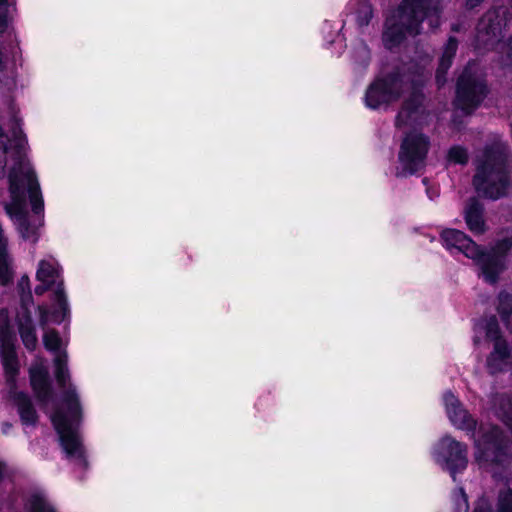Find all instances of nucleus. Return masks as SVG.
I'll use <instances>...</instances> for the list:
<instances>
[{
    "instance_id": "f8f14e48",
    "label": "nucleus",
    "mask_w": 512,
    "mask_h": 512,
    "mask_svg": "<svg viewBox=\"0 0 512 512\" xmlns=\"http://www.w3.org/2000/svg\"><path fill=\"white\" fill-rule=\"evenodd\" d=\"M435 455L436 461L450 471L454 480L456 472L464 470L468 463L466 445L450 436L440 440Z\"/></svg>"
},
{
    "instance_id": "c85d7f7f",
    "label": "nucleus",
    "mask_w": 512,
    "mask_h": 512,
    "mask_svg": "<svg viewBox=\"0 0 512 512\" xmlns=\"http://www.w3.org/2000/svg\"><path fill=\"white\" fill-rule=\"evenodd\" d=\"M55 365V378L59 387L64 388L70 378L69 370L67 367V360L64 357H56Z\"/></svg>"
},
{
    "instance_id": "9d476101",
    "label": "nucleus",
    "mask_w": 512,
    "mask_h": 512,
    "mask_svg": "<svg viewBox=\"0 0 512 512\" xmlns=\"http://www.w3.org/2000/svg\"><path fill=\"white\" fill-rule=\"evenodd\" d=\"M408 84L405 75L399 72H392L385 78L376 80L370 85L366 93V103L371 108H378L380 105L396 101L403 93Z\"/></svg>"
},
{
    "instance_id": "a878e982",
    "label": "nucleus",
    "mask_w": 512,
    "mask_h": 512,
    "mask_svg": "<svg viewBox=\"0 0 512 512\" xmlns=\"http://www.w3.org/2000/svg\"><path fill=\"white\" fill-rule=\"evenodd\" d=\"M497 311L505 323H508V320L512 314V293L507 291H501L497 297Z\"/></svg>"
},
{
    "instance_id": "72a5a7b5",
    "label": "nucleus",
    "mask_w": 512,
    "mask_h": 512,
    "mask_svg": "<svg viewBox=\"0 0 512 512\" xmlns=\"http://www.w3.org/2000/svg\"><path fill=\"white\" fill-rule=\"evenodd\" d=\"M16 324H17V328L23 327V326L35 325L30 308L24 307V309H20V312L18 313V315L16 317Z\"/></svg>"
},
{
    "instance_id": "cd10ccee",
    "label": "nucleus",
    "mask_w": 512,
    "mask_h": 512,
    "mask_svg": "<svg viewBox=\"0 0 512 512\" xmlns=\"http://www.w3.org/2000/svg\"><path fill=\"white\" fill-rule=\"evenodd\" d=\"M13 280V270L9 260L8 250L0 253V285L7 286Z\"/></svg>"
},
{
    "instance_id": "2f4dec72",
    "label": "nucleus",
    "mask_w": 512,
    "mask_h": 512,
    "mask_svg": "<svg viewBox=\"0 0 512 512\" xmlns=\"http://www.w3.org/2000/svg\"><path fill=\"white\" fill-rule=\"evenodd\" d=\"M498 512H512V489L505 488L499 491L497 501Z\"/></svg>"
},
{
    "instance_id": "58836bf2",
    "label": "nucleus",
    "mask_w": 512,
    "mask_h": 512,
    "mask_svg": "<svg viewBox=\"0 0 512 512\" xmlns=\"http://www.w3.org/2000/svg\"><path fill=\"white\" fill-rule=\"evenodd\" d=\"M33 304L32 292L20 294V309L30 308Z\"/></svg>"
},
{
    "instance_id": "f704fd0d",
    "label": "nucleus",
    "mask_w": 512,
    "mask_h": 512,
    "mask_svg": "<svg viewBox=\"0 0 512 512\" xmlns=\"http://www.w3.org/2000/svg\"><path fill=\"white\" fill-rule=\"evenodd\" d=\"M358 24L360 26L368 25L372 18V8L369 4L363 3L359 7Z\"/></svg>"
},
{
    "instance_id": "4c0bfd02",
    "label": "nucleus",
    "mask_w": 512,
    "mask_h": 512,
    "mask_svg": "<svg viewBox=\"0 0 512 512\" xmlns=\"http://www.w3.org/2000/svg\"><path fill=\"white\" fill-rule=\"evenodd\" d=\"M17 289H18L19 294L31 292L30 279H29L28 275H23L19 279V281L17 283Z\"/></svg>"
},
{
    "instance_id": "f257e3e1",
    "label": "nucleus",
    "mask_w": 512,
    "mask_h": 512,
    "mask_svg": "<svg viewBox=\"0 0 512 512\" xmlns=\"http://www.w3.org/2000/svg\"><path fill=\"white\" fill-rule=\"evenodd\" d=\"M472 185L480 197L498 200L512 191V156L500 139L487 143L474 158Z\"/></svg>"
},
{
    "instance_id": "6e6552de",
    "label": "nucleus",
    "mask_w": 512,
    "mask_h": 512,
    "mask_svg": "<svg viewBox=\"0 0 512 512\" xmlns=\"http://www.w3.org/2000/svg\"><path fill=\"white\" fill-rule=\"evenodd\" d=\"M429 146V138L424 134L417 131L407 134L400 147L401 169L396 172V176L405 177L419 171L425 164Z\"/></svg>"
},
{
    "instance_id": "393cba45",
    "label": "nucleus",
    "mask_w": 512,
    "mask_h": 512,
    "mask_svg": "<svg viewBox=\"0 0 512 512\" xmlns=\"http://www.w3.org/2000/svg\"><path fill=\"white\" fill-rule=\"evenodd\" d=\"M57 276L58 271L52 263L46 260H41L39 262V266L36 272V279L39 282H46L54 285Z\"/></svg>"
},
{
    "instance_id": "e433bc0d",
    "label": "nucleus",
    "mask_w": 512,
    "mask_h": 512,
    "mask_svg": "<svg viewBox=\"0 0 512 512\" xmlns=\"http://www.w3.org/2000/svg\"><path fill=\"white\" fill-rule=\"evenodd\" d=\"M11 133H12L13 140L17 139L18 137H27L21 128V120L18 119L17 117H13Z\"/></svg>"
},
{
    "instance_id": "c756f323",
    "label": "nucleus",
    "mask_w": 512,
    "mask_h": 512,
    "mask_svg": "<svg viewBox=\"0 0 512 512\" xmlns=\"http://www.w3.org/2000/svg\"><path fill=\"white\" fill-rule=\"evenodd\" d=\"M43 344L46 350L58 352L61 348L62 340L57 330L51 329L44 333Z\"/></svg>"
},
{
    "instance_id": "49530a36",
    "label": "nucleus",
    "mask_w": 512,
    "mask_h": 512,
    "mask_svg": "<svg viewBox=\"0 0 512 512\" xmlns=\"http://www.w3.org/2000/svg\"><path fill=\"white\" fill-rule=\"evenodd\" d=\"M460 494H461L462 501H463V504H464V510H465V512H467L468 511L467 495L465 494V492H464V490L462 488L460 489Z\"/></svg>"
},
{
    "instance_id": "6ab92c4d",
    "label": "nucleus",
    "mask_w": 512,
    "mask_h": 512,
    "mask_svg": "<svg viewBox=\"0 0 512 512\" xmlns=\"http://www.w3.org/2000/svg\"><path fill=\"white\" fill-rule=\"evenodd\" d=\"M484 205L477 197H470L464 207V219L469 230L482 235L486 232L487 226L484 219Z\"/></svg>"
},
{
    "instance_id": "5701e85b",
    "label": "nucleus",
    "mask_w": 512,
    "mask_h": 512,
    "mask_svg": "<svg viewBox=\"0 0 512 512\" xmlns=\"http://www.w3.org/2000/svg\"><path fill=\"white\" fill-rule=\"evenodd\" d=\"M512 248V237L504 238L500 241H498L490 251H485L481 248V257H486L487 255L496 258L501 262L503 265V268L496 273L495 275V281L494 282H488L489 284H496L499 279V275L506 269L505 264V255L506 253Z\"/></svg>"
},
{
    "instance_id": "473e14b6",
    "label": "nucleus",
    "mask_w": 512,
    "mask_h": 512,
    "mask_svg": "<svg viewBox=\"0 0 512 512\" xmlns=\"http://www.w3.org/2000/svg\"><path fill=\"white\" fill-rule=\"evenodd\" d=\"M486 337L491 340L495 341L497 338H503L500 335V329L498 325V321L495 316H492L486 324Z\"/></svg>"
},
{
    "instance_id": "2eb2a0df",
    "label": "nucleus",
    "mask_w": 512,
    "mask_h": 512,
    "mask_svg": "<svg viewBox=\"0 0 512 512\" xmlns=\"http://www.w3.org/2000/svg\"><path fill=\"white\" fill-rule=\"evenodd\" d=\"M9 385V398L17 408L20 421L25 426H35L39 415L31 397L24 391L17 390V381L7 382Z\"/></svg>"
},
{
    "instance_id": "423d86ee",
    "label": "nucleus",
    "mask_w": 512,
    "mask_h": 512,
    "mask_svg": "<svg viewBox=\"0 0 512 512\" xmlns=\"http://www.w3.org/2000/svg\"><path fill=\"white\" fill-rule=\"evenodd\" d=\"M27 143V137H18L14 140V162L9 169L7 179L9 180L13 169L17 170L21 175H24L22 178V185L27 186L31 210L34 214L39 215L44 212V200L36 172L25 159L24 149Z\"/></svg>"
},
{
    "instance_id": "412c9836",
    "label": "nucleus",
    "mask_w": 512,
    "mask_h": 512,
    "mask_svg": "<svg viewBox=\"0 0 512 512\" xmlns=\"http://www.w3.org/2000/svg\"><path fill=\"white\" fill-rule=\"evenodd\" d=\"M458 48V41L455 37H449L446 45L444 46L442 56L439 60V65L436 70V83L438 87H442L447 82V72L452 65L453 58Z\"/></svg>"
},
{
    "instance_id": "3c124183",
    "label": "nucleus",
    "mask_w": 512,
    "mask_h": 512,
    "mask_svg": "<svg viewBox=\"0 0 512 512\" xmlns=\"http://www.w3.org/2000/svg\"><path fill=\"white\" fill-rule=\"evenodd\" d=\"M4 425L6 426V429H9L12 427V425L10 423H5Z\"/></svg>"
},
{
    "instance_id": "bb28decb",
    "label": "nucleus",
    "mask_w": 512,
    "mask_h": 512,
    "mask_svg": "<svg viewBox=\"0 0 512 512\" xmlns=\"http://www.w3.org/2000/svg\"><path fill=\"white\" fill-rule=\"evenodd\" d=\"M18 332L24 347L30 352L34 351L38 344L36 326L18 327Z\"/></svg>"
},
{
    "instance_id": "39448f33",
    "label": "nucleus",
    "mask_w": 512,
    "mask_h": 512,
    "mask_svg": "<svg viewBox=\"0 0 512 512\" xmlns=\"http://www.w3.org/2000/svg\"><path fill=\"white\" fill-rule=\"evenodd\" d=\"M442 239L448 248H455L466 257L473 259L486 282L495 281V275L503 268V265L499 260L489 255L481 257V247L464 232L456 229H447L443 231Z\"/></svg>"
},
{
    "instance_id": "603ef678",
    "label": "nucleus",
    "mask_w": 512,
    "mask_h": 512,
    "mask_svg": "<svg viewBox=\"0 0 512 512\" xmlns=\"http://www.w3.org/2000/svg\"><path fill=\"white\" fill-rule=\"evenodd\" d=\"M474 512H485L483 509H475Z\"/></svg>"
},
{
    "instance_id": "dca6fc26",
    "label": "nucleus",
    "mask_w": 512,
    "mask_h": 512,
    "mask_svg": "<svg viewBox=\"0 0 512 512\" xmlns=\"http://www.w3.org/2000/svg\"><path fill=\"white\" fill-rule=\"evenodd\" d=\"M444 402L447 415L450 421L458 428L474 432L476 429V420L463 407L462 403L451 392H446Z\"/></svg>"
},
{
    "instance_id": "a18cd8bd",
    "label": "nucleus",
    "mask_w": 512,
    "mask_h": 512,
    "mask_svg": "<svg viewBox=\"0 0 512 512\" xmlns=\"http://www.w3.org/2000/svg\"><path fill=\"white\" fill-rule=\"evenodd\" d=\"M484 0H466V7L469 9H473L479 4H481Z\"/></svg>"
},
{
    "instance_id": "c9c22d12",
    "label": "nucleus",
    "mask_w": 512,
    "mask_h": 512,
    "mask_svg": "<svg viewBox=\"0 0 512 512\" xmlns=\"http://www.w3.org/2000/svg\"><path fill=\"white\" fill-rule=\"evenodd\" d=\"M327 44L337 50L338 56H340L347 47L345 37L339 32L331 40H328Z\"/></svg>"
},
{
    "instance_id": "b1692460",
    "label": "nucleus",
    "mask_w": 512,
    "mask_h": 512,
    "mask_svg": "<svg viewBox=\"0 0 512 512\" xmlns=\"http://www.w3.org/2000/svg\"><path fill=\"white\" fill-rule=\"evenodd\" d=\"M26 512H57L41 493H32L24 503Z\"/></svg>"
},
{
    "instance_id": "a211bd4d",
    "label": "nucleus",
    "mask_w": 512,
    "mask_h": 512,
    "mask_svg": "<svg viewBox=\"0 0 512 512\" xmlns=\"http://www.w3.org/2000/svg\"><path fill=\"white\" fill-rule=\"evenodd\" d=\"M423 101V93L419 89L413 88L396 117V126L403 127L416 122L421 112Z\"/></svg>"
},
{
    "instance_id": "aec40b11",
    "label": "nucleus",
    "mask_w": 512,
    "mask_h": 512,
    "mask_svg": "<svg viewBox=\"0 0 512 512\" xmlns=\"http://www.w3.org/2000/svg\"><path fill=\"white\" fill-rule=\"evenodd\" d=\"M30 386L38 401L47 403L53 398L52 382L48 371L44 367L30 370Z\"/></svg>"
},
{
    "instance_id": "09e8293b",
    "label": "nucleus",
    "mask_w": 512,
    "mask_h": 512,
    "mask_svg": "<svg viewBox=\"0 0 512 512\" xmlns=\"http://www.w3.org/2000/svg\"><path fill=\"white\" fill-rule=\"evenodd\" d=\"M7 7V0H0V8Z\"/></svg>"
},
{
    "instance_id": "ddd939ff",
    "label": "nucleus",
    "mask_w": 512,
    "mask_h": 512,
    "mask_svg": "<svg viewBox=\"0 0 512 512\" xmlns=\"http://www.w3.org/2000/svg\"><path fill=\"white\" fill-rule=\"evenodd\" d=\"M16 343V334L9 323L0 325V357L7 382H14L20 372Z\"/></svg>"
},
{
    "instance_id": "7c9ffc66",
    "label": "nucleus",
    "mask_w": 512,
    "mask_h": 512,
    "mask_svg": "<svg viewBox=\"0 0 512 512\" xmlns=\"http://www.w3.org/2000/svg\"><path fill=\"white\" fill-rule=\"evenodd\" d=\"M447 159L451 163L465 165L469 159L468 152L462 146H453L448 151Z\"/></svg>"
},
{
    "instance_id": "de8ad7c7",
    "label": "nucleus",
    "mask_w": 512,
    "mask_h": 512,
    "mask_svg": "<svg viewBox=\"0 0 512 512\" xmlns=\"http://www.w3.org/2000/svg\"><path fill=\"white\" fill-rule=\"evenodd\" d=\"M6 464L0 461V483L3 481L5 477Z\"/></svg>"
},
{
    "instance_id": "a19ab883",
    "label": "nucleus",
    "mask_w": 512,
    "mask_h": 512,
    "mask_svg": "<svg viewBox=\"0 0 512 512\" xmlns=\"http://www.w3.org/2000/svg\"><path fill=\"white\" fill-rule=\"evenodd\" d=\"M8 27V10L7 7L0 8V28L4 31Z\"/></svg>"
},
{
    "instance_id": "4468645a",
    "label": "nucleus",
    "mask_w": 512,
    "mask_h": 512,
    "mask_svg": "<svg viewBox=\"0 0 512 512\" xmlns=\"http://www.w3.org/2000/svg\"><path fill=\"white\" fill-rule=\"evenodd\" d=\"M51 300V309L45 304L38 305L37 307L39 324L42 328H45L49 322L59 325L70 318V307L63 281L57 284Z\"/></svg>"
},
{
    "instance_id": "f03ea898",
    "label": "nucleus",
    "mask_w": 512,
    "mask_h": 512,
    "mask_svg": "<svg viewBox=\"0 0 512 512\" xmlns=\"http://www.w3.org/2000/svg\"><path fill=\"white\" fill-rule=\"evenodd\" d=\"M65 410L57 408L51 414V423L58 435V442L68 460H74L84 470L89 467L86 449L79 433L83 409L74 388L63 393Z\"/></svg>"
},
{
    "instance_id": "7ed1b4c3",
    "label": "nucleus",
    "mask_w": 512,
    "mask_h": 512,
    "mask_svg": "<svg viewBox=\"0 0 512 512\" xmlns=\"http://www.w3.org/2000/svg\"><path fill=\"white\" fill-rule=\"evenodd\" d=\"M440 4L441 0H403L386 20V45L391 48L400 44L406 35H418L425 17L438 13Z\"/></svg>"
},
{
    "instance_id": "37998d69",
    "label": "nucleus",
    "mask_w": 512,
    "mask_h": 512,
    "mask_svg": "<svg viewBox=\"0 0 512 512\" xmlns=\"http://www.w3.org/2000/svg\"><path fill=\"white\" fill-rule=\"evenodd\" d=\"M505 64L512 66V35L508 38V41H507Z\"/></svg>"
},
{
    "instance_id": "9b49d317",
    "label": "nucleus",
    "mask_w": 512,
    "mask_h": 512,
    "mask_svg": "<svg viewBox=\"0 0 512 512\" xmlns=\"http://www.w3.org/2000/svg\"><path fill=\"white\" fill-rule=\"evenodd\" d=\"M509 26L506 10L503 7H494L488 10L477 25V38L485 46L498 43Z\"/></svg>"
},
{
    "instance_id": "1a4fd4ad",
    "label": "nucleus",
    "mask_w": 512,
    "mask_h": 512,
    "mask_svg": "<svg viewBox=\"0 0 512 512\" xmlns=\"http://www.w3.org/2000/svg\"><path fill=\"white\" fill-rule=\"evenodd\" d=\"M476 443L482 460L501 466L511 463L512 441L499 427H489Z\"/></svg>"
},
{
    "instance_id": "79ce46f5",
    "label": "nucleus",
    "mask_w": 512,
    "mask_h": 512,
    "mask_svg": "<svg viewBox=\"0 0 512 512\" xmlns=\"http://www.w3.org/2000/svg\"><path fill=\"white\" fill-rule=\"evenodd\" d=\"M54 285L53 284H50V283H46V282H40V284H38L35 289H34V292L36 295L38 296H41L43 295L45 292H47L48 290H50Z\"/></svg>"
},
{
    "instance_id": "20e7f679",
    "label": "nucleus",
    "mask_w": 512,
    "mask_h": 512,
    "mask_svg": "<svg viewBox=\"0 0 512 512\" xmlns=\"http://www.w3.org/2000/svg\"><path fill=\"white\" fill-rule=\"evenodd\" d=\"M23 176L15 169L11 172L8 187L11 201L5 206V210L14 221L20 237L25 241L36 243L39 236L37 228L31 224L26 210L28 191L27 186L22 185Z\"/></svg>"
},
{
    "instance_id": "f3484780",
    "label": "nucleus",
    "mask_w": 512,
    "mask_h": 512,
    "mask_svg": "<svg viewBox=\"0 0 512 512\" xmlns=\"http://www.w3.org/2000/svg\"><path fill=\"white\" fill-rule=\"evenodd\" d=\"M493 342V350L487 357V367L491 374L512 368V348L504 338Z\"/></svg>"
},
{
    "instance_id": "ea45409f",
    "label": "nucleus",
    "mask_w": 512,
    "mask_h": 512,
    "mask_svg": "<svg viewBox=\"0 0 512 512\" xmlns=\"http://www.w3.org/2000/svg\"><path fill=\"white\" fill-rule=\"evenodd\" d=\"M7 140H8V137H7V134L5 133L4 129L2 128V126L0 125V150L6 154L8 152V144H7Z\"/></svg>"
},
{
    "instance_id": "4be33fe9",
    "label": "nucleus",
    "mask_w": 512,
    "mask_h": 512,
    "mask_svg": "<svg viewBox=\"0 0 512 512\" xmlns=\"http://www.w3.org/2000/svg\"><path fill=\"white\" fill-rule=\"evenodd\" d=\"M492 403L495 414L512 430V395L494 394Z\"/></svg>"
},
{
    "instance_id": "c03bdc74",
    "label": "nucleus",
    "mask_w": 512,
    "mask_h": 512,
    "mask_svg": "<svg viewBox=\"0 0 512 512\" xmlns=\"http://www.w3.org/2000/svg\"><path fill=\"white\" fill-rule=\"evenodd\" d=\"M506 10V17L509 20V24L512 23V0H509L508 6H502Z\"/></svg>"
},
{
    "instance_id": "8fccbe9b",
    "label": "nucleus",
    "mask_w": 512,
    "mask_h": 512,
    "mask_svg": "<svg viewBox=\"0 0 512 512\" xmlns=\"http://www.w3.org/2000/svg\"><path fill=\"white\" fill-rule=\"evenodd\" d=\"M330 28V25H328L327 23L324 24L322 30L325 31L326 29Z\"/></svg>"
},
{
    "instance_id": "0eeeda50",
    "label": "nucleus",
    "mask_w": 512,
    "mask_h": 512,
    "mask_svg": "<svg viewBox=\"0 0 512 512\" xmlns=\"http://www.w3.org/2000/svg\"><path fill=\"white\" fill-rule=\"evenodd\" d=\"M485 80L470 68H465L457 81L455 106L465 114L473 113L487 96Z\"/></svg>"
}]
</instances>
